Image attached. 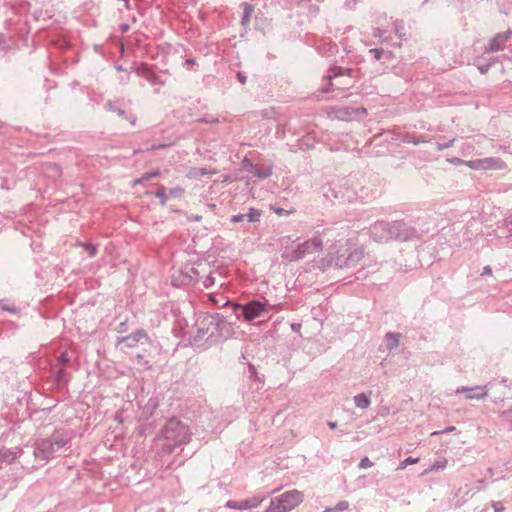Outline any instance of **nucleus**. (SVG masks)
Here are the masks:
<instances>
[{
	"mask_svg": "<svg viewBox=\"0 0 512 512\" xmlns=\"http://www.w3.org/2000/svg\"><path fill=\"white\" fill-rule=\"evenodd\" d=\"M329 262L338 267L356 265L364 256V250L352 239L342 237L336 240L328 249Z\"/></svg>",
	"mask_w": 512,
	"mask_h": 512,
	"instance_id": "obj_1",
	"label": "nucleus"
},
{
	"mask_svg": "<svg viewBox=\"0 0 512 512\" xmlns=\"http://www.w3.org/2000/svg\"><path fill=\"white\" fill-rule=\"evenodd\" d=\"M282 257L288 261H298L306 256L319 253L323 249V240L315 235L304 242H296L291 237L281 239Z\"/></svg>",
	"mask_w": 512,
	"mask_h": 512,
	"instance_id": "obj_2",
	"label": "nucleus"
},
{
	"mask_svg": "<svg viewBox=\"0 0 512 512\" xmlns=\"http://www.w3.org/2000/svg\"><path fill=\"white\" fill-rule=\"evenodd\" d=\"M163 444L161 452L171 454L176 447L184 445L190 441L191 433L188 426L179 420L172 418L168 420L162 432Z\"/></svg>",
	"mask_w": 512,
	"mask_h": 512,
	"instance_id": "obj_3",
	"label": "nucleus"
},
{
	"mask_svg": "<svg viewBox=\"0 0 512 512\" xmlns=\"http://www.w3.org/2000/svg\"><path fill=\"white\" fill-rule=\"evenodd\" d=\"M371 237L376 242H386L391 239L406 241L414 233V231L406 227L401 221L388 223L385 221H377L369 228Z\"/></svg>",
	"mask_w": 512,
	"mask_h": 512,
	"instance_id": "obj_4",
	"label": "nucleus"
},
{
	"mask_svg": "<svg viewBox=\"0 0 512 512\" xmlns=\"http://www.w3.org/2000/svg\"><path fill=\"white\" fill-rule=\"evenodd\" d=\"M303 499V493L297 489L286 491L272 499L265 512H290L299 506Z\"/></svg>",
	"mask_w": 512,
	"mask_h": 512,
	"instance_id": "obj_5",
	"label": "nucleus"
},
{
	"mask_svg": "<svg viewBox=\"0 0 512 512\" xmlns=\"http://www.w3.org/2000/svg\"><path fill=\"white\" fill-rule=\"evenodd\" d=\"M64 439H43L35 444L34 456L37 460L46 461L53 456L55 452L66 446Z\"/></svg>",
	"mask_w": 512,
	"mask_h": 512,
	"instance_id": "obj_6",
	"label": "nucleus"
},
{
	"mask_svg": "<svg viewBox=\"0 0 512 512\" xmlns=\"http://www.w3.org/2000/svg\"><path fill=\"white\" fill-rule=\"evenodd\" d=\"M465 166L472 170H505L506 162L499 157H486L482 159L467 160Z\"/></svg>",
	"mask_w": 512,
	"mask_h": 512,
	"instance_id": "obj_7",
	"label": "nucleus"
},
{
	"mask_svg": "<svg viewBox=\"0 0 512 512\" xmlns=\"http://www.w3.org/2000/svg\"><path fill=\"white\" fill-rule=\"evenodd\" d=\"M233 306L235 309H242L246 321H252L268 310L267 304L260 301H251L243 306L240 304H234Z\"/></svg>",
	"mask_w": 512,
	"mask_h": 512,
	"instance_id": "obj_8",
	"label": "nucleus"
},
{
	"mask_svg": "<svg viewBox=\"0 0 512 512\" xmlns=\"http://www.w3.org/2000/svg\"><path fill=\"white\" fill-rule=\"evenodd\" d=\"M511 36L512 31L510 30L498 33L490 40L488 46L485 48V52L492 53L503 50L506 42L511 38Z\"/></svg>",
	"mask_w": 512,
	"mask_h": 512,
	"instance_id": "obj_9",
	"label": "nucleus"
},
{
	"mask_svg": "<svg viewBox=\"0 0 512 512\" xmlns=\"http://www.w3.org/2000/svg\"><path fill=\"white\" fill-rule=\"evenodd\" d=\"M456 393H465L466 399L468 400H480L484 399L487 396L488 389L487 386H476L472 388L462 386L456 389Z\"/></svg>",
	"mask_w": 512,
	"mask_h": 512,
	"instance_id": "obj_10",
	"label": "nucleus"
},
{
	"mask_svg": "<svg viewBox=\"0 0 512 512\" xmlns=\"http://www.w3.org/2000/svg\"><path fill=\"white\" fill-rule=\"evenodd\" d=\"M265 500V496H253L244 500H241L242 510H248L258 507Z\"/></svg>",
	"mask_w": 512,
	"mask_h": 512,
	"instance_id": "obj_11",
	"label": "nucleus"
},
{
	"mask_svg": "<svg viewBox=\"0 0 512 512\" xmlns=\"http://www.w3.org/2000/svg\"><path fill=\"white\" fill-rule=\"evenodd\" d=\"M248 171L260 179H265V178H268L272 174V167L268 166L263 169H260L253 164H249Z\"/></svg>",
	"mask_w": 512,
	"mask_h": 512,
	"instance_id": "obj_12",
	"label": "nucleus"
},
{
	"mask_svg": "<svg viewBox=\"0 0 512 512\" xmlns=\"http://www.w3.org/2000/svg\"><path fill=\"white\" fill-rule=\"evenodd\" d=\"M353 401L356 407L361 409H367L371 405L370 396L366 393H359L353 397Z\"/></svg>",
	"mask_w": 512,
	"mask_h": 512,
	"instance_id": "obj_13",
	"label": "nucleus"
},
{
	"mask_svg": "<svg viewBox=\"0 0 512 512\" xmlns=\"http://www.w3.org/2000/svg\"><path fill=\"white\" fill-rule=\"evenodd\" d=\"M344 73L341 68H335L330 71L327 78L329 80L328 88L323 89L324 93H327L328 91H334L335 90V84L333 83V80L338 77H343Z\"/></svg>",
	"mask_w": 512,
	"mask_h": 512,
	"instance_id": "obj_14",
	"label": "nucleus"
},
{
	"mask_svg": "<svg viewBox=\"0 0 512 512\" xmlns=\"http://www.w3.org/2000/svg\"><path fill=\"white\" fill-rule=\"evenodd\" d=\"M214 172L208 171L206 168H195L191 167L188 171L186 176L190 179H200L201 177L213 174Z\"/></svg>",
	"mask_w": 512,
	"mask_h": 512,
	"instance_id": "obj_15",
	"label": "nucleus"
},
{
	"mask_svg": "<svg viewBox=\"0 0 512 512\" xmlns=\"http://www.w3.org/2000/svg\"><path fill=\"white\" fill-rule=\"evenodd\" d=\"M400 335L398 333L389 332L386 334L385 342L389 351L395 349L399 345Z\"/></svg>",
	"mask_w": 512,
	"mask_h": 512,
	"instance_id": "obj_16",
	"label": "nucleus"
},
{
	"mask_svg": "<svg viewBox=\"0 0 512 512\" xmlns=\"http://www.w3.org/2000/svg\"><path fill=\"white\" fill-rule=\"evenodd\" d=\"M447 459L444 457H440L434 461V463L423 472V475H427L433 471L443 470L447 466Z\"/></svg>",
	"mask_w": 512,
	"mask_h": 512,
	"instance_id": "obj_17",
	"label": "nucleus"
},
{
	"mask_svg": "<svg viewBox=\"0 0 512 512\" xmlns=\"http://www.w3.org/2000/svg\"><path fill=\"white\" fill-rule=\"evenodd\" d=\"M241 6L243 7V16L241 19V23L242 25L246 26L250 22L253 13V7L248 3H243Z\"/></svg>",
	"mask_w": 512,
	"mask_h": 512,
	"instance_id": "obj_18",
	"label": "nucleus"
},
{
	"mask_svg": "<svg viewBox=\"0 0 512 512\" xmlns=\"http://www.w3.org/2000/svg\"><path fill=\"white\" fill-rule=\"evenodd\" d=\"M261 216V212L255 208H250L246 218L249 222H258Z\"/></svg>",
	"mask_w": 512,
	"mask_h": 512,
	"instance_id": "obj_19",
	"label": "nucleus"
},
{
	"mask_svg": "<svg viewBox=\"0 0 512 512\" xmlns=\"http://www.w3.org/2000/svg\"><path fill=\"white\" fill-rule=\"evenodd\" d=\"M160 172L158 170L154 171V172H151V173H146L144 174L141 178H138L134 181V184H140V183H143L144 181H148L152 178H155L157 176H159Z\"/></svg>",
	"mask_w": 512,
	"mask_h": 512,
	"instance_id": "obj_20",
	"label": "nucleus"
},
{
	"mask_svg": "<svg viewBox=\"0 0 512 512\" xmlns=\"http://www.w3.org/2000/svg\"><path fill=\"white\" fill-rule=\"evenodd\" d=\"M419 462V458L408 457L400 462L398 469L404 470L408 465H413Z\"/></svg>",
	"mask_w": 512,
	"mask_h": 512,
	"instance_id": "obj_21",
	"label": "nucleus"
},
{
	"mask_svg": "<svg viewBox=\"0 0 512 512\" xmlns=\"http://www.w3.org/2000/svg\"><path fill=\"white\" fill-rule=\"evenodd\" d=\"M138 74L147 78L150 82L154 83L153 77H151L150 70L146 66H142L137 70Z\"/></svg>",
	"mask_w": 512,
	"mask_h": 512,
	"instance_id": "obj_22",
	"label": "nucleus"
},
{
	"mask_svg": "<svg viewBox=\"0 0 512 512\" xmlns=\"http://www.w3.org/2000/svg\"><path fill=\"white\" fill-rule=\"evenodd\" d=\"M504 229L506 230L507 236L512 237V214L509 215L503 223Z\"/></svg>",
	"mask_w": 512,
	"mask_h": 512,
	"instance_id": "obj_23",
	"label": "nucleus"
},
{
	"mask_svg": "<svg viewBox=\"0 0 512 512\" xmlns=\"http://www.w3.org/2000/svg\"><path fill=\"white\" fill-rule=\"evenodd\" d=\"M145 335L146 334L144 333V331L139 330L135 334L127 336L124 340L131 341V343L129 345H132L133 342L138 341L141 337H144Z\"/></svg>",
	"mask_w": 512,
	"mask_h": 512,
	"instance_id": "obj_24",
	"label": "nucleus"
},
{
	"mask_svg": "<svg viewBox=\"0 0 512 512\" xmlns=\"http://www.w3.org/2000/svg\"><path fill=\"white\" fill-rule=\"evenodd\" d=\"M155 196H156L157 198H159V199H160V201H161V204H162V205H165V204H166V202H167V200H168V197H167V195H166V193H165V189H164L163 187H162V188H160V189L155 193Z\"/></svg>",
	"mask_w": 512,
	"mask_h": 512,
	"instance_id": "obj_25",
	"label": "nucleus"
},
{
	"mask_svg": "<svg viewBox=\"0 0 512 512\" xmlns=\"http://www.w3.org/2000/svg\"><path fill=\"white\" fill-rule=\"evenodd\" d=\"M184 189L182 187H175L169 191L171 197L177 198L182 196Z\"/></svg>",
	"mask_w": 512,
	"mask_h": 512,
	"instance_id": "obj_26",
	"label": "nucleus"
},
{
	"mask_svg": "<svg viewBox=\"0 0 512 512\" xmlns=\"http://www.w3.org/2000/svg\"><path fill=\"white\" fill-rule=\"evenodd\" d=\"M85 251L89 254L90 257H93L96 254V247L92 244L86 243L82 245Z\"/></svg>",
	"mask_w": 512,
	"mask_h": 512,
	"instance_id": "obj_27",
	"label": "nucleus"
},
{
	"mask_svg": "<svg viewBox=\"0 0 512 512\" xmlns=\"http://www.w3.org/2000/svg\"><path fill=\"white\" fill-rule=\"evenodd\" d=\"M455 140H456V139H455V138H453V139H451V140H450L449 142H447V143H438V144H437V150H438V151H442V150H444V149H447V148H449V147L453 146V144L455 143Z\"/></svg>",
	"mask_w": 512,
	"mask_h": 512,
	"instance_id": "obj_28",
	"label": "nucleus"
},
{
	"mask_svg": "<svg viewBox=\"0 0 512 512\" xmlns=\"http://www.w3.org/2000/svg\"><path fill=\"white\" fill-rule=\"evenodd\" d=\"M215 283V279L212 275H208L204 281H203V286L205 288H210L211 286H213Z\"/></svg>",
	"mask_w": 512,
	"mask_h": 512,
	"instance_id": "obj_29",
	"label": "nucleus"
},
{
	"mask_svg": "<svg viewBox=\"0 0 512 512\" xmlns=\"http://www.w3.org/2000/svg\"><path fill=\"white\" fill-rule=\"evenodd\" d=\"M373 466V463L370 461L368 457H364L361 459L359 463L360 468H370Z\"/></svg>",
	"mask_w": 512,
	"mask_h": 512,
	"instance_id": "obj_30",
	"label": "nucleus"
},
{
	"mask_svg": "<svg viewBox=\"0 0 512 512\" xmlns=\"http://www.w3.org/2000/svg\"><path fill=\"white\" fill-rule=\"evenodd\" d=\"M226 507L231 508V509L242 510L240 501L229 500L226 503Z\"/></svg>",
	"mask_w": 512,
	"mask_h": 512,
	"instance_id": "obj_31",
	"label": "nucleus"
},
{
	"mask_svg": "<svg viewBox=\"0 0 512 512\" xmlns=\"http://www.w3.org/2000/svg\"><path fill=\"white\" fill-rule=\"evenodd\" d=\"M373 57L377 60H379L381 57H382V54H383V50L382 49H378V48H373V49H370L369 51Z\"/></svg>",
	"mask_w": 512,
	"mask_h": 512,
	"instance_id": "obj_32",
	"label": "nucleus"
},
{
	"mask_svg": "<svg viewBox=\"0 0 512 512\" xmlns=\"http://www.w3.org/2000/svg\"><path fill=\"white\" fill-rule=\"evenodd\" d=\"M244 219H246V214H237L231 217V222L238 223L242 222Z\"/></svg>",
	"mask_w": 512,
	"mask_h": 512,
	"instance_id": "obj_33",
	"label": "nucleus"
},
{
	"mask_svg": "<svg viewBox=\"0 0 512 512\" xmlns=\"http://www.w3.org/2000/svg\"><path fill=\"white\" fill-rule=\"evenodd\" d=\"M352 112H356V113H362V114H366V109L365 108H358V109H351ZM343 113L345 115H350V109L349 108H345L343 110Z\"/></svg>",
	"mask_w": 512,
	"mask_h": 512,
	"instance_id": "obj_34",
	"label": "nucleus"
},
{
	"mask_svg": "<svg viewBox=\"0 0 512 512\" xmlns=\"http://www.w3.org/2000/svg\"><path fill=\"white\" fill-rule=\"evenodd\" d=\"M455 429L456 428L454 426H449L446 429H444L443 431H434L431 433V435L434 436V435H438V434L451 433V432L455 431Z\"/></svg>",
	"mask_w": 512,
	"mask_h": 512,
	"instance_id": "obj_35",
	"label": "nucleus"
},
{
	"mask_svg": "<svg viewBox=\"0 0 512 512\" xmlns=\"http://www.w3.org/2000/svg\"><path fill=\"white\" fill-rule=\"evenodd\" d=\"M449 162L452 163V164H455V165H460V164L465 165V163L467 161L455 157V158L450 159Z\"/></svg>",
	"mask_w": 512,
	"mask_h": 512,
	"instance_id": "obj_36",
	"label": "nucleus"
},
{
	"mask_svg": "<svg viewBox=\"0 0 512 512\" xmlns=\"http://www.w3.org/2000/svg\"><path fill=\"white\" fill-rule=\"evenodd\" d=\"M491 274H492V269L490 266H485L481 273L482 276L491 275Z\"/></svg>",
	"mask_w": 512,
	"mask_h": 512,
	"instance_id": "obj_37",
	"label": "nucleus"
},
{
	"mask_svg": "<svg viewBox=\"0 0 512 512\" xmlns=\"http://www.w3.org/2000/svg\"><path fill=\"white\" fill-rule=\"evenodd\" d=\"M0 306L3 310H6L10 313H15L16 312V309L15 308H11V307H8L6 306L4 303L0 302Z\"/></svg>",
	"mask_w": 512,
	"mask_h": 512,
	"instance_id": "obj_38",
	"label": "nucleus"
},
{
	"mask_svg": "<svg viewBox=\"0 0 512 512\" xmlns=\"http://www.w3.org/2000/svg\"><path fill=\"white\" fill-rule=\"evenodd\" d=\"M59 360H60V361H61V363H63V364L67 363V362L69 361V358H68L67 353H63V354L60 356Z\"/></svg>",
	"mask_w": 512,
	"mask_h": 512,
	"instance_id": "obj_39",
	"label": "nucleus"
},
{
	"mask_svg": "<svg viewBox=\"0 0 512 512\" xmlns=\"http://www.w3.org/2000/svg\"><path fill=\"white\" fill-rule=\"evenodd\" d=\"M291 329L294 331V332H299L300 329H301V325L298 324V323H293L291 324Z\"/></svg>",
	"mask_w": 512,
	"mask_h": 512,
	"instance_id": "obj_40",
	"label": "nucleus"
},
{
	"mask_svg": "<svg viewBox=\"0 0 512 512\" xmlns=\"http://www.w3.org/2000/svg\"><path fill=\"white\" fill-rule=\"evenodd\" d=\"M238 79L241 83H245L246 81V77L243 76L241 73H238Z\"/></svg>",
	"mask_w": 512,
	"mask_h": 512,
	"instance_id": "obj_41",
	"label": "nucleus"
},
{
	"mask_svg": "<svg viewBox=\"0 0 512 512\" xmlns=\"http://www.w3.org/2000/svg\"><path fill=\"white\" fill-rule=\"evenodd\" d=\"M488 68H489V66H488V65H487V66H485V67H484V66H481V67H479V70H480V72H481L482 74H484V73H486V72H487Z\"/></svg>",
	"mask_w": 512,
	"mask_h": 512,
	"instance_id": "obj_42",
	"label": "nucleus"
},
{
	"mask_svg": "<svg viewBox=\"0 0 512 512\" xmlns=\"http://www.w3.org/2000/svg\"><path fill=\"white\" fill-rule=\"evenodd\" d=\"M166 146H167V145H165V144L158 145V146L153 145V146H151L150 150H155V149L162 148V147H166Z\"/></svg>",
	"mask_w": 512,
	"mask_h": 512,
	"instance_id": "obj_43",
	"label": "nucleus"
},
{
	"mask_svg": "<svg viewBox=\"0 0 512 512\" xmlns=\"http://www.w3.org/2000/svg\"><path fill=\"white\" fill-rule=\"evenodd\" d=\"M328 426L331 428V429H335L337 427V423L336 422H328Z\"/></svg>",
	"mask_w": 512,
	"mask_h": 512,
	"instance_id": "obj_44",
	"label": "nucleus"
},
{
	"mask_svg": "<svg viewBox=\"0 0 512 512\" xmlns=\"http://www.w3.org/2000/svg\"><path fill=\"white\" fill-rule=\"evenodd\" d=\"M414 145H418L419 143L425 142L424 140L415 139L411 141Z\"/></svg>",
	"mask_w": 512,
	"mask_h": 512,
	"instance_id": "obj_45",
	"label": "nucleus"
},
{
	"mask_svg": "<svg viewBox=\"0 0 512 512\" xmlns=\"http://www.w3.org/2000/svg\"><path fill=\"white\" fill-rule=\"evenodd\" d=\"M503 509H504V508H503L502 506L500 507V506L494 505V510H495L496 512H501V511H503Z\"/></svg>",
	"mask_w": 512,
	"mask_h": 512,
	"instance_id": "obj_46",
	"label": "nucleus"
},
{
	"mask_svg": "<svg viewBox=\"0 0 512 512\" xmlns=\"http://www.w3.org/2000/svg\"><path fill=\"white\" fill-rule=\"evenodd\" d=\"M338 85H348L347 82H339Z\"/></svg>",
	"mask_w": 512,
	"mask_h": 512,
	"instance_id": "obj_47",
	"label": "nucleus"
},
{
	"mask_svg": "<svg viewBox=\"0 0 512 512\" xmlns=\"http://www.w3.org/2000/svg\"><path fill=\"white\" fill-rule=\"evenodd\" d=\"M273 309H281L279 305L272 306Z\"/></svg>",
	"mask_w": 512,
	"mask_h": 512,
	"instance_id": "obj_48",
	"label": "nucleus"
},
{
	"mask_svg": "<svg viewBox=\"0 0 512 512\" xmlns=\"http://www.w3.org/2000/svg\"><path fill=\"white\" fill-rule=\"evenodd\" d=\"M190 270H191V272H193L195 275L197 274V272L194 270V268H191Z\"/></svg>",
	"mask_w": 512,
	"mask_h": 512,
	"instance_id": "obj_49",
	"label": "nucleus"
},
{
	"mask_svg": "<svg viewBox=\"0 0 512 512\" xmlns=\"http://www.w3.org/2000/svg\"><path fill=\"white\" fill-rule=\"evenodd\" d=\"M187 62H188L189 64H193V63H194V61H193V60H187Z\"/></svg>",
	"mask_w": 512,
	"mask_h": 512,
	"instance_id": "obj_50",
	"label": "nucleus"
},
{
	"mask_svg": "<svg viewBox=\"0 0 512 512\" xmlns=\"http://www.w3.org/2000/svg\"><path fill=\"white\" fill-rule=\"evenodd\" d=\"M119 115H122L124 112L122 110H118Z\"/></svg>",
	"mask_w": 512,
	"mask_h": 512,
	"instance_id": "obj_51",
	"label": "nucleus"
},
{
	"mask_svg": "<svg viewBox=\"0 0 512 512\" xmlns=\"http://www.w3.org/2000/svg\"><path fill=\"white\" fill-rule=\"evenodd\" d=\"M156 512H165L163 509H159Z\"/></svg>",
	"mask_w": 512,
	"mask_h": 512,
	"instance_id": "obj_52",
	"label": "nucleus"
}]
</instances>
